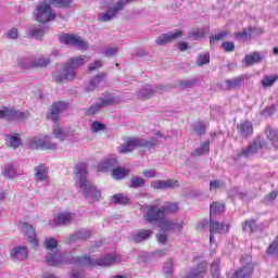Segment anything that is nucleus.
Returning a JSON list of instances; mask_svg holds the SVG:
<instances>
[{"label": "nucleus", "mask_w": 278, "mask_h": 278, "mask_svg": "<svg viewBox=\"0 0 278 278\" xmlns=\"http://www.w3.org/2000/svg\"><path fill=\"white\" fill-rule=\"evenodd\" d=\"M223 49L226 50L228 53H231V51L236 49V45H233V42L231 41H225L223 43Z\"/></svg>", "instance_id": "0e129e2a"}, {"label": "nucleus", "mask_w": 278, "mask_h": 278, "mask_svg": "<svg viewBox=\"0 0 278 278\" xmlns=\"http://www.w3.org/2000/svg\"><path fill=\"white\" fill-rule=\"evenodd\" d=\"M75 220V214L71 212H63L54 216L53 220L50 222L51 227H60V225H71Z\"/></svg>", "instance_id": "ddd939ff"}, {"label": "nucleus", "mask_w": 278, "mask_h": 278, "mask_svg": "<svg viewBox=\"0 0 278 278\" xmlns=\"http://www.w3.org/2000/svg\"><path fill=\"white\" fill-rule=\"evenodd\" d=\"M161 231H181V224L168 219H162L159 224Z\"/></svg>", "instance_id": "412c9836"}, {"label": "nucleus", "mask_w": 278, "mask_h": 278, "mask_svg": "<svg viewBox=\"0 0 278 278\" xmlns=\"http://www.w3.org/2000/svg\"><path fill=\"white\" fill-rule=\"evenodd\" d=\"M29 252H27V248L25 247H17L11 251V257L15 261L23 262L27 260Z\"/></svg>", "instance_id": "a878e982"}, {"label": "nucleus", "mask_w": 278, "mask_h": 278, "mask_svg": "<svg viewBox=\"0 0 278 278\" xmlns=\"http://www.w3.org/2000/svg\"><path fill=\"white\" fill-rule=\"evenodd\" d=\"M220 261H214L211 265L212 278H223L220 277Z\"/></svg>", "instance_id": "c03bdc74"}, {"label": "nucleus", "mask_w": 278, "mask_h": 278, "mask_svg": "<svg viewBox=\"0 0 278 278\" xmlns=\"http://www.w3.org/2000/svg\"><path fill=\"white\" fill-rule=\"evenodd\" d=\"M0 118H9V121H18V118H23V112H18L10 108H3L2 110H0Z\"/></svg>", "instance_id": "aec40b11"}, {"label": "nucleus", "mask_w": 278, "mask_h": 278, "mask_svg": "<svg viewBox=\"0 0 278 278\" xmlns=\"http://www.w3.org/2000/svg\"><path fill=\"white\" fill-rule=\"evenodd\" d=\"M92 236V232L90 230H79L75 232L74 235H71L67 239L68 244L73 242H77V240H88Z\"/></svg>", "instance_id": "c756f323"}, {"label": "nucleus", "mask_w": 278, "mask_h": 278, "mask_svg": "<svg viewBox=\"0 0 278 278\" xmlns=\"http://www.w3.org/2000/svg\"><path fill=\"white\" fill-rule=\"evenodd\" d=\"M223 212H225V204L218 203V202H213L211 204V210H210L211 216L214 214H223Z\"/></svg>", "instance_id": "37998d69"}, {"label": "nucleus", "mask_w": 278, "mask_h": 278, "mask_svg": "<svg viewBox=\"0 0 278 278\" xmlns=\"http://www.w3.org/2000/svg\"><path fill=\"white\" fill-rule=\"evenodd\" d=\"M181 36H184V30L176 29L160 35L155 42L160 47H163V45H168V42H175V40H178V38H181Z\"/></svg>", "instance_id": "f8f14e48"}, {"label": "nucleus", "mask_w": 278, "mask_h": 278, "mask_svg": "<svg viewBox=\"0 0 278 278\" xmlns=\"http://www.w3.org/2000/svg\"><path fill=\"white\" fill-rule=\"evenodd\" d=\"M59 40L61 45L76 47L79 51H86V49H88V43L77 35L64 34L59 38Z\"/></svg>", "instance_id": "6e6552de"}, {"label": "nucleus", "mask_w": 278, "mask_h": 278, "mask_svg": "<svg viewBox=\"0 0 278 278\" xmlns=\"http://www.w3.org/2000/svg\"><path fill=\"white\" fill-rule=\"evenodd\" d=\"M71 2L56 1V2H40L34 11V17L37 23H51L58 18V13L54 12V8H68Z\"/></svg>", "instance_id": "f03ea898"}, {"label": "nucleus", "mask_w": 278, "mask_h": 278, "mask_svg": "<svg viewBox=\"0 0 278 278\" xmlns=\"http://www.w3.org/2000/svg\"><path fill=\"white\" fill-rule=\"evenodd\" d=\"M29 147L31 149H41L43 151L45 147V135H41L39 137H33L29 141Z\"/></svg>", "instance_id": "72a5a7b5"}, {"label": "nucleus", "mask_w": 278, "mask_h": 278, "mask_svg": "<svg viewBox=\"0 0 278 278\" xmlns=\"http://www.w3.org/2000/svg\"><path fill=\"white\" fill-rule=\"evenodd\" d=\"M225 188V182L220 180H212L210 182V190H220Z\"/></svg>", "instance_id": "5fc2aeb1"}, {"label": "nucleus", "mask_w": 278, "mask_h": 278, "mask_svg": "<svg viewBox=\"0 0 278 278\" xmlns=\"http://www.w3.org/2000/svg\"><path fill=\"white\" fill-rule=\"evenodd\" d=\"M52 136L56 138V140H60V142H64V140L71 137V134L62 128V126L54 125L52 127Z\"/></svg>", "instance_id": "bb28decb"}, {"label": "nucleus", "mask_w": 278, "mask_h": 278, "mask_svg": "<svg viewBox=\"0 0 278 278\" xmlns=\"http://www.w3.org/2000/svg\"><path fill=\"white\" fill-rule=\"evenodd\" d=\"M20 231L25 236L28 240L33 249L38 248V236L36 235V229L28 223L22 222L18 225Z\"/></svg>", "instance_id": "1a4fd4ad"}, {"label": "nucleus", "mask_w": 278, "mask_h": 278, "mask_svg": "<svg viewBox=\"0 0 278 278\" xmlns=\"http://www.w3.org/2000/svg\"><path fill=\"white\" fill-rule=\"evenodd\" d=\"M112 175L114 179H125L129 175V169L123 167L114 168Z\"/></svg>", "instance_id": "79ce46f5"}, {"label": "nucleus", "mask_w": 278, "mask_h": 278, "mask_svg": "<svg viewBox=\"0 0 278 278\" xmlns=\"http://www.w3.org/2000/svg\"><path fill=\"white\" fill-rule=\"evenodd\" d=\"M46 262L49 266H62L64 264H71V258L61 251L48 252L46 255Z\"/></svg>", "instance_id": "9d476101"}, {"label": "nucleus", "mask_w": 278, "mask_h": 278, "mask_svg": "<svg viewBox=\"0 0 278 278\" xmlns=\"http://www.w3.org/2000/svg\"><path fill=\"white\" fill-rule=\"evenodd\" d=\"M163 273L166 275V277H172L173 276V260H168L164 267H163Z\"/></svg>", "instance_id": "09e8293b"}, {"label": "nucleus", "mask_w": 278, "mask_h": 278, "mask_svg": "<svg viewBox=\"0 0 278 278\" xmlns=\"http://www.w3.org/2000/svg\"><path fill=\"white\" fill-rule=\"evenodd\" d=\"M144 186V178L142 177H132L129 182V188H142Z\"/></svg>", "instance_id": "49530a36"}, {"label": "nucleus", "mask_w": 278, "mask_h": 278, "mask_svg": "<svg viewBox=\"0 0 278 278\" xmlns=\"http://www.w3.org/2000/svg\"><path fill=\"white\" fill-rule=\"evenodd\" d=\"M28 34L36 38L37 40L40 39L42 36H45V29H42V26H33L28 29Z\"/></svg>", "instance_id": "ea45409f"}, {"label": "nucleus", "mask_w": 278, "mask_h": 278, "mask_svg": "<svg viewBox=\"0 0 278 278\" xmlns=\"http://www.w3.org/2000/svg\"><path fill=\"white\" fill-rule=\"evenodd\" d=\"M105 12L98 14L100 23H108L116 17V14L125 8V2H111L104 5Z\"/></svg>", "instance_id": "423d86ee"}, {"label": "nucleus", "mask_w": 278, "mask_h": 278, "mask_svg": "<svg viewBox=\"0 0 278 278\" xmlns=\"http://www.w3.org/2000/svg\"><path fill=\"white\" fill-rule=\"evenodd\" d=\"M266 137L273 144H277L278 142V130L267 127L265 130Z\"/></svg>", "instance_id": "a19ab883"}, {"label": "nucleus", "mask_w": 278, "mask_h": 278, "mask_svg": "<svg viewBox=\"0 0 278 278\" xmlns=\"http://www.w3.org/2000/svg\"><path fill=\"white\" fill-rule=\"evenodd\" d=\"M101 66H103V61L102 60H96L93 63H91L88 66V71H89V73H92L94 71H99V68H101Z\"/></svg>", "instance_id": "4d7b16f0"}, {"label": "nucleus", "mask_w": 278, "mask_h": 278, "mask_svg": "<svg viewBox=\"0 0 278 278\" xmlns=\"http://www.w3.org/2000/svg\"><path fill=\"white\" fill-rule=\"evenodd\" d=\"M164 90V87H151V86H146L144 89H142L141 91L137 92V97H139V99H149V97H153V94L157 93V92H162Z\"/></svg>", "instance_id": "5701e85b"}, {"label": "nucleus", "mask_w": 278, "mask_h": 278, "mask_svg": "<svg viewBox=\"0 0 278 278\" xmlns=\"http://www.w3.org/2000/svg\"><path fill=\"white\" fill-rule=\"evenodd\" d=\"M161 210L163 212V216H166V214H175V212H179V205L177 203L167 202L161 206Z\"/></svg>", "instance_id": "f704fd0d"}, {"label": "nucleus", "mask_w": 278, "mask_h": 278, "mask_svg": "<svg viewBox=\"0 0 278 278\" xmlns=\"http://www.w3.org/2000/svg\"><path fill=\"white\" fill-rule=\"evenodd\" d=\"M104 77L105 75L96 76L86 85L85 90L87 92H92V90H97V88H100V86H103V84H105Z\"/></svg>", "instance_id": "cd10ccee"}, {"label": "nucleus", "mask_w": 278, "mask_h": 278, "mask_svg": "<svg viewBox=\"0 0 278 278\" xmlns=\"http://www.w3.org/2000/svg\"><path fill=\"white\" fill-rule=\"evenodd\" d=\"M267 201H275L277 199V191H273L270 192L267 197H266Z\"/></svg>", "instance_id": "774afa93"}, {"label": "nucleus", "mask_w": 278, "mask_h": 278, "mask_svg": "<svg viewBox=\"0 0 278 278\" xmlns=\"http://www.w3.org/2000/svg\"><path fill=\"white\" fill-rule=\"evenodd\" d=\"M153 190H168L170 188H179V181L175 179L154 180L150 184Z\"/></svg>", "instance_id": "dca6fc26"}, {"label": "nucleus", "mask_w": 278, "mask_h": 278, "mask_svg": "<svg viewBox=\"0 0 278 278\" xmlns=\"http://www.w3.org/2000/svg\"><path fill=\"white\" fill-rule=\"evenodd\" d=\"M45 247L48 253H55V251H60L58 250V240H55L54 238L46 239Z\"/></svg>", "instance_id": "e433bc0d"}, {"label": "nucleus", "mask_w": 278, "mask_h": 278, "mask_svg": "<svg viewBox=\"0 0 278 278\" xmlns=\"http://www.w3.org/2000/svg\"><path fill=\"white\" fill-rule=\"evenodd\" d=\"M90 60V56L81 55L72 58L65 65L63 73L55 74L54 79L61 84L66 81H73L75 75H77V70L81 68L86 62Z\"/></svg>", "instance_id": "7ed1b4c3"}, {"label": "nucleus", "mask_w": 278, "mask_h": 278, "mask_svg": "<svg viewBox=\"0 0 278 278\" xmlns=\"http://www.w3.org/2000/svg\"><path fill=\"white\" fill-rule=\"evenodd\" d=\"M113 103H118V99L114 98V96H111L106 99H103L101 101V104L96 103V104L91 105L88 109L87 114L89 116H92V115L97 114V112H99V110H101V105H112Z\"/></svg>", "instance_id": "6ab92c4d"}, {"label": "nucleus", "mask_w": 278, "mask_h": 278, "mask_svg": "<svg viewBox=\"0 0 278 278\" xmlns=\"http://www.w3.org/2000/svg\"><path fill=\"white\" fill-rule=\"evenodd\" d=\"M72 262L78 264V266H112L114 264H119L122 260L118 254H109L96 260L88 256L76 257L73 258Z\"/></svg>", "instance_id": "20e7f679"}, {"label": "nucleus", "mask_w": 278, "mask_h": 278, "mask_svg": "<svg viewBox=\"0 0 278 278\" xmlns=\"http://www.w3.org/2000/svg\"><path fill=\"white\" fill-rule=\"evenodd\" d=\"M74 173L76 176V188L78 192H81V194L90 201H100L101 191H99V189L88 180V166L86 163H78L75 165Z\"/></svg>", "instance_id": "f257e3e1"}, {"label": "nucleus", "mask_w": 278, "mask_h": 278, "mask_svg": "<svg viewBox=\"0 0 278 278\" xmlns=\"http://www.w3.org/2000/svg\"><path fill=\"white\" fill-rule=\"evenodd\" d=\"M156 240L159 244L166 245L168 244V235H166L164 231H159L156 236Z\"/></svg>", "instance_id": "8fccbe9b"}, {"label": "nucleus", "mask_w": 278, "mask_h": 278, "mask_svg": "<svg viewBox=\"0 0 278 278\" xmlns=\"http://www.w3.org/2000/svg\"><path fill=\"white\" fill-rule=\"evenodd\" d=\"M227 36H229V33L223 31V33H219V34L211 37V45H214V42H218L219 40H225V38H227Z\"/></svg>", "instance_id": "603ef678"}, {"label": "nucleus", "mask_w": 278, "mask_h": 278, "mask_svg": "<svg viewBox=\"0 0 278 278\" xmlns=\"http://www.w3.org/2000/svg\"><path fill=\"white\" fill-rule=\"evenodd\" d=\"M252 29L251 28H244L241 33H236V38H242L243 40H248V38H251Z\"/></svg>", "instance_id": "864d4df0"}, {"label": "nucleus", "mask_w": 278, "mask_h": 278, "mask_svg": "<svg viewBox=\"0 0 278 278\" xmlns=\"http://www.w3.org/2000/svg\"><path fill=\"white\" fill-rule=\"evenodd\" d=\"M255 229H256L255 220L250 219L244 222L243 231H247L248 233H253Z\"/></svg>", "instance_id": "de8ad7c7"}, {"label": "nucleus", "mask_w": 278, "mask_h": 278, "mask_svg": "<svg viewBox=\"0 0 278 278\" xmlns=\"http://www.w3.org/2000/svg\"><path fill=\"white\" fill-rule=\"evenodd\" d=\"M260 143L251 144L248 149L243 150V155L247 157L249 155H253L257 151Z\"/></svg>", "instance_id": "6e6d98bb"}, {"label": "nucleus", "mask_w": 278, "mask_h": 278, "mask_svg": "<svg viewBox=\"0 0 278 278\" xmlns=\"http://www.w3.org/2000/svg\"><path fill=\"white\" fill-rule=\"evenodd\" d=\"M147 211L143 214V219L146 223H161L164 220V213L162 207L157 204H150L146 206Z\"/></svg>", "instance_id": "0eeeda50"}, {"label": "nucleus", "mask_w": 278, "mask_h": 278, "mask_svg": "<svg viewBox=\"0 0 278 278\" xmlns=\"http://www.w3.org/2000/svg\"><path fill=\"white\" fill-rule=\"evenodd\" d=\"M244 84V77L239 76L236 78L225 80L226 90H236V88H240Z\"/></svg>", "instance_id": "7c9ffc66"}, {"label": "nucleus", "mask_w": 278, "mask_h": 278, "mask_svg": "<svg viewBox=\"0 0 278 278\" xmlns=\"http://www.w3.org/2000/svg\"><path fill=\"white\" fill-rule=\"evenodd\" d=\"M190 38H193L194 40H201L203 38V30L201 29H195L190 33Z\"/></svg>", "instance_id": "680f3d73"}, {"label": "nucleus", "mask_w": 278, "mask_h": 278, "mask_svg": "<svg viewBox=\"0 0 278 278\" xmlns=\"http://www.w3.org/2000/svg\"><path fill=\"white\" fill-rule=\"evenodd\" d=\"M277 80H278V75H269V76H264L261 84L263 88H270L275 85V81Z\"/></svg>", "instance_id": "58836bf2"}, {"label": "nucleus", "mask_w": 278, "mask_h": 278, "mask_svg": "<svg viewBox=\"0 0 278 278\" xmlns=\"http://www.w3.org/2000/svg\"><path fill=\"white\" fill-rule=\"evenodd\" d=\"M5 36L10 40H16L18 38V29L12 28L5 33Z\"/></svg>", "instance_id": "bf43d9fd"}, {"label": "nucleus", "mask_w": 278, "mask_h": 278, "mask_svg": "<svg viewBox=\"0 0 278 278\" xmlns=\"http://www.w3.org/2000/svg\"><path fill=\"white\" fill-rule=\"evenodd\" d=\"M7 144L11 149H18V147H21V137L18 136V134L10 135L7 138Z\"/></svg>", "instance_id": "c9c22d12"}, {"label": "nucleus", "mask_w": 278, "mask_h": 278, "mask_svg": "<svg viewBox=\"0 0 278 278\" xmlns=\"http://www.w3.org/2000/svg\"><path fill=\"white\" fill-rule=\"evenodd\" d=\"M266 58V52H252L247 54L243 62L245 66H253V64H260Z\"/></svg>", "instance_id": "a211bd4d"}, {"label": "nucleus", "mask_w": 278, "mask_h": 278, "mask_svg": "<svg viewBox=\"0 0 278 278\" xmlns=\"http://www.w3.org/2000/svg\"><path fill=\"white\" fill-rule=\"evenodd\" d=\"M195 64L197 66H205V64H210V53L198 55Z\"/></svg>", "instance_id": "a18cd8bd"}, {"label": "nucleus", "mask_w": 278, "mask_h": 278, "mask_svg": "<svg viewBox=\"0 0 278 278\" xmlns=\"http://www.w3.org/2000/svg\"><path fill=\"white\" fill-rule=\"evenodd\" d=\"M116 164H118V162L116 161V157L113 156L111 159H105L103 162H101L98 165V170L100 173H108V170H112V168H114Z\"/></svg>", "instance_id": "c85d7f7f"}, {"label": "nucleus", "mask_w": 278, "mask_h": 278, "mask_svg": "<svg viewBox=\"0 0 278 278\" xmlns=\"http://www.w3.org/2000/svg\"><path fill=\"white\" fill-rule=\"evenodd\" d=\"M43 151H55L58 149V143L51 140L50 136H43Z\"/></svg>", "instance_id": "4c0bfd02"}, {"label": "nucleus", "mask_w": 278, "mask_h": 278, "mask_svg": "<svg viewBox=\"0 0 278 278\" xmlns=\"http://www.w3.org/2000/svg\"><path fill=\"white\" fill-rule=\"evenodd\" d=\"M237 131L242 138H249L253 134V124L249 121L237 125Z\"/></svg>", "instance_id": "4be33fe9"}, {"label": "nucleus", "mask_w": 278, "mask_h": 278, "mask_svg": "<svg viewBox=\"0 0 278 278\" xmlns=\"http://www.w3.org/2000/svg\"><path fill=\"white\" fill-rule=\"evenodd\" d=\"M194 130L197 134H205V126L202 123H195Z\"/></svg>", "instance_id": "338daca9"}, {"label": "nucleus", "mask_w": 278, "mask_h": 278, "mask_svg": "<svg viewBox=\"0 0 278 278\" xmlns=\"http://www.w3.org/2000/svg\"><path fill=\"white\" fill-rule=\"evenodd\" d=\"M267 253L269 255H276V257H278V242H273L268 249H267Z\"/></svg>", "instance_id": "13d9d810"}, {"label": "nucleus", "mask_w": 278, "mask_h": 278, "mask_svg": "<svg viewBox=\"0 0 278 278\" xmlns=\"http://www.w3.org/2000/svg\"><path fill=\"white\" fill-rule=\"evenodd\" d=\"M142 175L147 179H153V178L157 177V172H155V169H147L142 173Z\"/></svg>", "instance_id": "052dcab7"}, {"label": "nucleus", "mask_w": 278, "mask_h": 278, "mask_svg": "<svg viewBox=\"0 0 278 278\" xmlns=\"http://www.w3.org/2000/svg\"><path fill=\"white\" fill-rule=\"evenodd\" d=\"M66 110H68V103L59 101L52 105L48 118L50 121H60V114L66 112Z\"/></svg>", "instance_id": "f3484780"}, {"label": "nucleus", "mask_w": 278, "mask_h": 278, "mask_svg": "<svg viewBox=\"0 0 278 278\" xmlns=\"http://www.w3.org/2000/svg\"><path fill=\"white\" fill-rule=\"evenodd\" d=\"M229 231V224L218 223L216 220L210 222V242L213 244L215 233H227Z\"/></svg>", "instance_id": "4468645a"}, {"label": "nucleus", "mask_w": 278, "mask_h": 278, "mask_svg": "<svg viewBox=\"0 0 278 278\" xmlns=\"http://www.w3.org/2000/svg\"><path fill=\"white\" fill-rule=\"evenodd\" d=\"M116 53H118V49H116V48H108L104 50V55L106 58H114V55H116Z\"/></svg>", "instance_id": "69168bd1"}, {"label": "nucleus", "mask_w": 278, "mask_h": 278, "mask_svg": "<svg viewBox=\"0 0 278 278\" xmlns=\"http://www.w3.org/2000/svg\"><path fill=\"white\" fill-rule=\"evenodd\" d=\"M103 129H105V126H103V124L99 123V122H93L91 124V131H103Z\"/></svg>", "instance_id": "e2e57ef3"}, {"label": "nucleus", "mask_w": 278, "mask_h": 278, "mask_svg": "<svg viewBox=\"0 0 278 278\" xmlns=\"http://www.w3.org/2000/svg\"><path fill=\"white\" fill-rule=\"evenodd\" d=\"M2 175L5 179H14L18 175V172H16V166L9 163L2 167Z\"/></svg>", "instance_id": "473e14b6"}, {"label": "nucleus", "mask_w": 278, "mask_h": 278, "mask_svg": "<svg viewBox=\"0 0 278 278\" xmlns=\"http://www.w3.org/2000/svg\"><path fill=\"white\" fill-rule=\"evenodd\" d=\"M163 138L164 137L162 135H156V137L150 141L138 138H129L125 141L124 144L118 147V153H131V151H134V149L137 147H147L148 149L157 147V144L162 142Z\"/></svg>", "instance_id": "39448f33"}, {"label": "nucleus", "mask_w": 278, "mask_h": 278, "mask_svg": "<svg viewBox=\"0 0 278 278\" xmlns=\"http://www.w3.org/2000/svg\"><path fill=\"white\" fill-rule=\"evenodd\" d=\"M111 203H115L116 205H129L131 199L123 193H116L111 197Z\"/></svg>", "instance_id": "2f4dec72"}, {"label": "nucleus", "mask_w": 278, "mask_h": 278, "mask_svg": "<svg viewBox=\"0 0 278 278\" xmlns=\"http://www.w3.org/2000/svg\"><path fill=\"white\" fill-rule=\"evenodd\" d=\"M153 236V230L151 229H140L132 237V242H144V240H149Z\"/></svg>", "instance_id": "393cba45"}, {"label": "nucleus", "mask_w": 278, "mask_h": 278, "mask_svg": "<svg viewBox=\"0 0 278 278\" xmlns=\"http://www.w3.org/2000/svg\"><path fill=\"white\" fill-rule=\"evenodd\" d=\"M207 263H200L198 267L191 269L184 278H203Z\"/></svg>", "instance_id": "b1692460"}, {"label": "nucleus", "mask_w": 278, "mask_h": 278, "mask_svg": "<svg viewBox=\"0 0 278 278\" xmlns=\"http://www.w3.org/2000/svg\"><path fill=\"white\" fill-rule=\"evenodd\" d=\"M210 152V143H204L201 148L195 149L194 155H205V153Z\"/></svg>", "instance_id": "3c124183"}, {"label": "nucleus", "mask_w": 278, "mask_h": 278, "mask_svg": "<svg viewBox=\"0 0 278 278\" xmlns=\"http://www.w3.org/2000/svg\"><path fill=\"white\" fill-rule=\"evenodd\" d=\"M35 179L40 181L43 186H49L51 181L49 180V167L45 164H40L35 167Z\"/></svg>", "instance_id": "2eb2a0df"}, {"label": "nucleus", "mask_w": 278, "mask_h": 278, "mask_svg": "<svg viewBox=\"0 0 278 278\" xmlns=\"http://www.w3.org/2000/svg\"><path fill=\"white\" fill-rule=\"evenodd\" d=\"M17 64L18 66H21V68H31L34 66H49V64H51V60L45 56H40L34 60L18 59Z\"/></svg>", "instance_id": "9b49d317"}]
</instances>
